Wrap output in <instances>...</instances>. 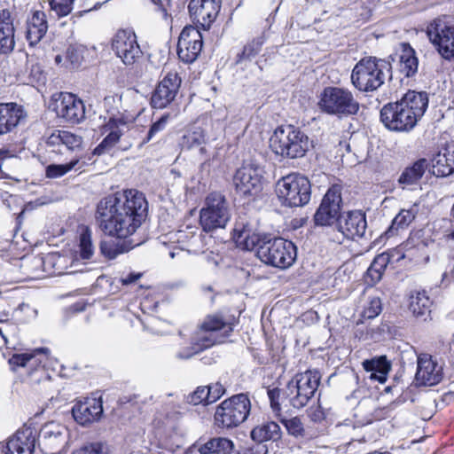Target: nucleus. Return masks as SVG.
<instances>
[{"mask_svg": "<svg viewBox=\"0 0 454 454\" xmlns=\"http://www.w3.org/2000/svg\"><path fill=\"white\" fill-rule=\"evenodd\" d=\"M141 277L140 273H129L125 277H121L120 281L122 285L127 286L135 283Z\"/></svg>", "mask_w": 454, "mask_h": 454, "instance_id": "56", "label": "nucleus"}, {"mask_svg": "<svg viewBox=\"0 0 454 454\" xmlns=\"http://www.w3.org/2000/svg\"><path fill=\"white\" fill-rule=\"evenodd\" d=\"M340 187L332 186L323 198L314 220L317 225H331L338 220L340 211Z\"/></svg>", "mask_w": 454, "mask_h": 454, "instance_id": "20", "label": "nucleus"}, {"mask_svg": "<svg viewBox=\"0 0 454 454\" xmlns=\"http://www.w3.org/2000/svg\"><path fill=\"white\" fill-rule=\"evenodd\" d=\"M74 420L82 426L97 422L103 414L101 397H86L77 401L72 408Z\"/></svg>", "mask_w": 454, "mask_h": 454, "instance_id": "21", "label": "nucleus"}, {"mask_svg": "<svg viewBox=\"0 0 454 454\" xmlns=\"http://www.w3.org/2000/svg\"><path fill=\"white\" fill-rule=\"evenodd\" d=\"M38 441V432L35 427L24 425L11 436L5 447L4 454H33Z\"/></svg>", "mask_w": 454, "mask_h": 454, "instance_id": "19", "label": "nucleus"}, {"mask_svg": "<svg viewBox=\"0 0 454 454\" xmlns=\"http://www.w3.org/2000/svg\"><path fill=\"white\" fill-rule=\"evenodd\" d=\"M74 2V0H51V11L59 18L67 16L73 10Z\"/></svg>", "mask_w": 454, "mask_h": 454, "instance_id": "46", "label": "nucleus"}, {"mask_svg": "<svg viewBox=\"0 0 454 454\" xmlns=\"http://www.w3.org/2000/svg\"><path fill=\"white\" fill-rule=\"evenodd\" d=\"M391 66L384 59L369 57L362 59L353 68L351 81L359 90L374 91L390 76Z\"/></svg>", "mask_w": 454, "mask_h": 454, "instance_id": "6", "label": "nucleus"}, {"mask_svg": "<svg viewBox=\"0 0 454 454\" xmlns=\"http://www.w3.org/2000/svg\"><path fill=\"white\" fill-rule=\"evenodd\" d=\"M188 8L193 21L207 29L216 19L221 4L220 0H192Z\"/></svg>", "mask_w": 454, "mask_h": 454, "instance_id": "23", "label": "nucleus"}, {"mask_svg": "<svg viewBox=\"0 0 454 454\" xmlns=\"http://www.w3.org/2000/svg\"><path fill=\"white\" fill-rule=\"evenodd\" d=\"M272 151L283 157H303L312 147V141L299 128L293 125L278 127L270 138Z\"/></svg>", "mask_w": 454, "mask_h": 454, "instance_id": "5", "label": "nucleus"}, {"mask_svg": "<svg viewBox=\"0 0 454 454\" xmlns=\"http://www.w3.org/2000/svg\"><path fill=\"white\" fill-rule=\"evenodd\" d=\"M416 211L414 209H403L393 220V227L403 229L407 227L415 218Z\"/></svg>", "mask_w": 454, "mask_h": 454, "instance_id": "48", "label": "nucleus"}, {"mask_svg": "<svg viewBox=\"0 0 454 454\" xmlns=\"http://www.w3.org/2000/svg\"><path fill=\"white\" fill-rule=\"evenodd\" d=\"M220 397L219 394H212L211 387H199L188 396V402L193 405L212 403Z\"/></svg>", "mask_w": 454, "mask_h": 454, "instance_id": "42", "label": "nucleus"}, {"mask_svg": "<svg viewBox=\"0 0 454 454\" xmlns=\"http://www.w3.org/2000/svg\"><path fill=\"white\" fill-rule=\"evenodd\" d=\"M214 442L212 439L201 445L199 448V451L200 454H215V449H214Z\"/></svg>", "mask_w": 454, "mask_h": 454, "instance_id": "57", "label": "nucleus"}, {"mask_svg": "<svg viewBox=\"0 0 454 454\" xmlns=\"http://www.w3.org/2000/svg\"><path fill=\"white\" fill-rule=\"evenodd\" d=\"M85 163H81L79 157H74L65 164H51L46 168L45 175L48 178H59L72 170H82Z\"/></svg>", "mask_w": 454, "mask_h": 454, "instance_id": "38", "label": "nucleus"}, {"mask_svg": "<svg viewBox=\"0 0 454 454\" xmlns=\"http://www.w3.org/2000/svg\"><path fill=\"white\" fill-rule=\"evenodd\" d=\"M450 349H454V334L451 336L450 340H449Z\"/></svg>", "mask_w": 454, "mask_h": 454, "instance_id": "62", "label": "nucleus"}, {"mask_svg": "<svg viewBox=\"0 0 454 454\" xmlns=\"http://www.w3.org/2000/svg\"><path fill=\"white\" fill-rule=\"evenodd\" d=\"M25 116L20 106L15 103L0 104V135L12 132Z\"/></svg>", "mask_w": 454, "mask_h": 454, "instance_id": "28", "label": "nucleus"}, {"mask_svg": "<svg viewBox=\"0 0 454 454\" xmlns=\"http://www.w3.org/2000/svg\"><path fill=\"white\" fill-rule=\"evenodd\" d=\"M250 400L245 394H239L221 403L215 413L218 427H234L243 423L249 415Z\"/></svg>", "mask_w": 454, "mask_h": 454, "instance_id": "10", "label": "nucleus"}, {"mask_svg": "<svg viewBox=\"0 0 454 454\" xmlns=\"http://www.w3.org/2000/svg\"><path fill=\"white\" fill-rule=\"evenodd\" d=\"M318 107L327 114L343 117L356 114L359 103L349 90L328 86L320 94Z\"/></svg>", "mask_w": 454, "mask_h": 454, "instance_id": "7", "label": "nucleus"}, {"mask_svg": "<svg viewBox=\"0 0 454 454\" xmlns=\"http://www.w3.org/2000/svg\"><path fill=\"white\" fill-rule=\"evenodd\" d=\"M277 194L279 200L289 207H301L310 200L309 180L300 174H290L277 183Z\"/></svg>", "mask_w": 454, "mask_h": 454, "instance_id": "9", "label": "nucleus"}, {"mask_svg": "<svg viewBox=\"0 0 454 454\" xmlns=\"http://www.w3.org/2000/svg\"><path fill=\"white\" fill-rule=\"evenodd\" d=\"M182 80L176 71L166 73L155 88L151 104L153 108L162 109L167 107L176 97Z\"/></svg>", "mask_w": 454, "mask_h": 454, "instance_id": "17", "label": "nucleus"}, {"mask_svg": "<svg viewBox=\"0 0 454 454\" xmlns=\"http://www.w3.org/2000/svg\"><path fill=\"white\" fill-rule=\"evenodd\" d=\"M237 193L242 196H255L262 189V170L253 163L243 164L233 176Z\"/></svg>", "mask_w": 454, "mask_h": 454, "instance_id": "14", "label": "nucleus"}, {"mask_svg": "<svg viewBox=\"0 0 454 454\" xmlns=\"http://www.w3.org/2000/svg\"><path fill=\"white\" fill-rule=\"evenodd\" d=\"M112 49L122 63L131 66L143 58V51L137 43L136 34L129 29H121L112 39Z\"/></svg>", "mask_w": 454, "mask_h": 454, "instance_id": "12", "label": "nucleus"}, {"mask_svg": "<svg viewBox=\"0 0 454 454\" xmlns=\"http://www.w3.org/2000/svg\"><path fill=\"white\" fill-rule=\"evenodd\" d=\"M202 46L203 40L200 30L193 26H186L178 38V58L184 63H192L199 57Z\"/></svg>", "mask_w": 454, "mask_h": 454, "instance_id": "18", "label": "nucleus"}, {"mask_svg": "<svg viewBox=\"0 0 454 454\" xmlns=\"http://www.w3.org/2000/svg\"><path fill=\"white\" fill-rule=\"evenodd\" d=\"M288 434L294 437H303L305 429L301 419L298 417L281 419Z\"/></svg>", "mask_w": 454, "mask_h": 454, "instance_id": "45", "label": "nucleus"}, {"mask_svg": "<svg viewBox=\"0 0 454 454\" xmlns=\"http://www.w3.org/2000/svg\"><path fill=\"white\" fill-rule=\"evenodd\" d=\"M389 262L390 256L387 253H382L374 258L367 270V276L371 278L372 282L377 283L381 279Z\"/></svg>", "mask_w": 454, "mask_h": 454, "instance_id": "40", "label": "nucleus"}, {"mask_svg": "<svg viewBox=\"0 0 454 454\" xmlns=\"http://www.w3.org/2000/svg\"><path fill=\"white\" fill-rule=\"evenodd\" d=\"M367 222L362 211H351L339 222L340 231L348 239L362 238L366 231Z\"/></svg>", "mask_w": 454, "mask_h": 454, "instance_id": "27", "label": "nucleus"}, {"mask_svg": "<svg viewBox=\"0 0 454 454\" xmlns=\"http://www.w3.org/2000/svg\"><path fill=\"white\" fill-rule=\"evenodd\" d=\"M125 128L126 122L121 119L110 117L100 128L101 134L106 135V137L94 149L93 154L101 155L109 152L120 140Z\"/></svg>", "mask_w": 454, "mask_h": 454, "instance_id": "24", "label": "nucleus"}, {"mask_svg": "<svg viewBox=\"0 0 454 454\" xmlns=\"http://www.w3.org/2000/svg\"><path fill=\"white\" fill-rule=\"evenodd\" d=\"M67 428L54 421L44 424L38 433V442L42 450L47 454L60 453L67 442Z\"/></svg>", "mask_w": 454, "mask_h": 454, "instance_id": "15", "label": "nucleus"}, {"mask_svg": "<svg viewBox=\"0 0 454 454\" xmlns=\"http://www.w3.org/2000/svg\"><path fill=\"white\" fill-rule=\"evenodd\" d=\"M309 417L314 422H321L325 419V412L319 406L310 408L309 411Z\"/></svg>", "mask_w": 454, "mask_h": 454, "instance_id": "55", "label": "nucleus"}, {"mask_svg": "<svg viewBox=\"0 0 454 454\" xmlns=\"http://www.w3.org/2000/svg\"><path fill=\"white\" fill-rule=\"evenodd\" d=\"M25 308H27V309H28V305L22 303V304H20V305L19 306L18 309H19V310H23Z\"/></svg>", "mask_w": 454, "mask_h": 454, "instance_id": "64", "label": "nucleus"}, {"mask_svg": "<svg viewBox=\"0 0 454 454\" xmlns=\"http://www.w3.org/2000/svg\"><path fill=\"white\" fill-rule=\"evenodd\" d=\"M55 63H56L57 65H64V66H66L67 67H68L67 62V60L65 59V56L57 55V56L55 57Z\"/></svg>", "mask_w": 454, "mask_h": 454, "instance_id": "59", "label": "nucleus"}, {"mask_svg": "<svg viewBox=\"0 0 454 454\" xmlns=\"http://www.w3.org/2000/svg\"><path fill=\"white\" fill-rule=\"evenodd\" d=\"M258 51H259V44L258 43H248L244 47L241 54L239 55V60L250 59L251 57H254V55H256Z\"/></svg>", "mask_w": 454, "mask_h": 454, "instance_id": "54", "label": "nucleus"}, {"mask_svg": "<svg viewBox=\"0 0 454 454\" xmlns=\"http://www.w3.org/2000/svg\"><path fill=\"white\" fill-rule=\"evenodd\" d=\"M281 429L278 424L273 421L262 423L255 427L251 436L254 441L262 443L266 441H278L281 438ZM268 452L265 445L257 444L254 448L249 449L245 454H266Z\"/></svg>", "mask_w": 454, "mask_h": 454, "instance_id": "25", "label": "nucleus"}, {"mask_svg": "<svg viewBox=\"0 0 454 454\" xmlns=\"http://www.w3.org/2000/svg\"><path fill=\"white\" fill-rule=\"evenodd\" d=\"M47 144L49 145H64L69 150H75L82 146V138L69 131L59 130L50 136Z\"/></svg>", "mask_w": 454, "mask_h": 454, "instance_id": "37", "label": "nucleus"}, {"mask_svg": "<svg viewBox=\"0 0 454 454\" xmlns=\"http://www.w3.org/2000/svg\"><path fill=\"white\" fill-rule=\"evenodd\" d=\"M427 167L428 164L427 160L419 159L411 166H409L403 169L398 178V184L403 189L411 185L418 184Z\"/></svg>", "mask_w": 454, "mask_h": 454, "instance_id": "32", "label": "nucleus"}, {"mask_svg": "<svg viewBox=\"0 0 454 454\" xmlns=\"http://www.w3.org/2000/svg\"><path fill=\"white\" fill-rule=\"evenodd\" d=\"M15 28L13 19L9 10L0 11V54L12 52L15 46Z\"/></svg>", "mask_w": 454, "mask_h": 454, "instance_id": "29", "label": "nucleus"}, {"mask_svg": "<svg viewBox=\"0 0 454 454\" xmlns=\"http://www.w3.org/2000/svg\"><path fill=\"white\" fill-rule=\"evenodd\" d=\"M0 336L4 339L5 343L8 342V336H9L8 331H3V329L0 328Z\"/></svg>", "mask_w": 454, "mask_h": 454, "instance_id": "61", "label": "nucleus"}, {"mask_svg": "<svg viewBox=\"0 0 454 454\" xmlns=\"http://www.w3.org/2000/svg\"><path fill=\"white\" fill-rule=\"evenodd\" d=\"M206 134L201 128H194L183 137V145L187 149H199L200 154L207 153Z\"/></svg>", "mask_w": 454, "mask_h": 454, "instance_id": "39", "label": "nucleus"}, {"mask_svg": "<svg viewBox=\"0 0 454 454\" xmlns=\"http://www.w3.org/2000/svg\"><path fill=\"white\" fill-rule=\"evenodd\" d=\"M223 341L220 335L210 333L201 326L193 338L192 345L184 350L178 351L176 356L180 359H189L195 354Z\"/></svg>", "mask_w": 454, "mask_h": 454, "instance_id": "26", "label": "nucleus"}, {"mask_svg": "<svg viewBox=\"0 0 454 454\" xmlns=\"http://www.w3.org/2000/svg\"><path fill=\"white\" fill-rule=\"evenodd\" d=\"M367 454H391V453L388 451H374V452H371V453H367Z\"/></svg>", "mask_w": 454, "mask_h": 454, "instance_id": "63", "label": "nucleus"}, {"mask_svg": "<svg viewBox=\"0 0 454 454\" xmlns=\"http://www.w3.org/2000/svg\"><path fill=\"white\" fill-rule=\"evenodd\" d=\"M12 370L24 376V381L32 387L47 384L51 376L47 369L48 349L38 348L31 353L14 354L9 360Z\"/></svg>", "mask_w": 454, "mask_h": 454, "instance_id": "4", "label": "nucleus"}, {"mask_svg": "<svg viewBox=\"0 0 454 454\" xmlns=\"http://www.w3.org/2000/svg\"><path fill=\"white\" fill-rule=\"evenodd\" d=\"M137 245V244H136V246ZM134 247L135 245L127 246L124 242L120 241H102L100 244V251L105 257L112 260L116 258L119 254L128 252Z\"/></svg>", "mask_w": 454, "mask_h": 454, "instance_id": "41", "label": "nucleus"}, {"mask_svg": "<svg viewBox=\"0 0 454 454\" xmlns=\"http://www.w3.org/2000/svg\"><path fill=\"white\" fill-rule=\"evenodd\" d=\"M53 110L57 116L66 122L76 124L85 117L83 102L71 93H60L54 98Z\"/></svg>", "mask_w": 454, "mask_h": 454, "instance_id": "16", "label": "nucleus"}, {"mask_svg": "<svg viewBox=\"0 0 454 454\" xmlns=\"http://www.w3.org/2000/svg\"><path fill=\"white\" fill-rule=\"evenodd\" d=\"M147 201L137 190L102 199L96 211L97 223L106 235L126 239L136 232L146 216Z\"/></svg>", "mask_w": 454, "mask_h": 454, "instance_id": "1", "label": "nucleus"}, {"mask_svg": "<svg viewBox=\"0 0 454 454\" xmlns=\"http://www.w3.org/2000/svg\"><path fill=\"white\" fill-rule=\"evenodd\" d=\"M231 213L225 197L219 192L209 193L200 211V223L204 231L225 228Z\"/></svg>", "mask_w": 454, "mask_h": 454, "instance_id": "8", "label": "nucleus"}, {"mask_svg": "<svg viewBox=\"0 0 454 454\" xmlns=\"http://www.w3.org/2000/svg\"><path fill=\"white\" fill-rule=\"evenodd\" d=\"M169 118V114H163L158 121H156L153 125L151 126L145 138L143 140L141 145L148 143L154 139L157 135L160 132H162L168 124Z\"/></svg>", "mask_w": 454, "mask_h": 454, "instance_id": "47", "label": "nucleus"}, {"mask_svg": "<svg viewBox=\"0 0 454 454\" xmlns=\"http://www.w3.org/2000/svg\"><path fill=\"white\" fill-rule=\"evenodd\" d=\"M382 309L381 301L377 296H369L364 304L361 316L364 318L372 319L376 317Z\"/></svg>", "mask_w": 454, "mask_h": 454, "instance_id": "44", "label": "nucleus"}, {"mask_svg": "<svg viewBox=\"0 0 454 454\" xmlns=\"http://www.w3.org/2000/svg\"><path fill=\"white\" fill-rule=\"evenodd\" d=\"M428 106L426 92L409 90L400 100L385 105L380 110V121L392 131L409 132L424 115Z\"/></svg>", "mask_w": 454, "mask_h": 454, "instance_id": "3", "label": "nucleus"}, {"mask_svg": "<svg viewBox=\"0 0 454 454\" xmlns=\"http://www.w3.org/2000/svg\"><path fill=\"white\" fill-rule=\"evenodd\" d=\"M427 34L445 59H454V25L436 19L428 25Z\"/></svg>", "mask_w": 454, "mask_h": 454, "instance_id": "13", "label": "nucleus"}, {"mask_svg": "<svg viewBox=\"0 0 454 454\" xmlns=\"http://www.w3.org/2000/svg\"><path fill=\"white\" fill-rule=\"evenodd\" d=\"M432 301L426 291H415L410 295L409 309L416 317L427 319L430 314Z\"/></svg>", "mask_w": 454, "mask_h": 454, "instance_id": "34", "label": "nucleus"}, {"mask_svg": "<svg viewBox=\"0 0 454 454\" xmlns=\"http://www.w3.org/2000/svg\"><path fill=\"white\" fill-rule=\"evenodd\" d=\"M201 326L210 333L220 335L222 340L226 338L230 333L232 332V325L225 321L223 317L218 314L207 316Z\"/></svg>", "mask_w": 454, "mask_h": 454, "instance_id": "36", "label": "nucleus"}, {"mask_svg": "<svg viewBox=\"0 0 454 454\" xmlns=\"http://www.w3.org/2000/svg\"><path fill=\"white\" fill-rule=\"evenodd\" d=\"M194 228L192 227H187V230H191L189 231L180 230L178 231V240H184L187 239L188 242L191 243V246L195 249L197 247V244L200 241L201 235H196L195 231H193Z\"/></svg>", "mask_w": 454, "mask_h": 454, "instance_id": "52", "label": "nucleus"}, {"mask_svg": "<svg viewBox=\"0 0 454 454\" xmlns=\"http://www.w3.org/2000/svg\"><path fill=\"white\" fill-rule=\"evenodd\" d=\"M454 172V149L445 148L432 159V173L447 176Z\"/></svg>", "mask_w": 454, "mask_h": 454, "instance_id": "31", "label": "nucleus"}, {"mask_svg": "<svg viewBox=\"0 0 454 454\" xmlns=\"http://www.w3.org/2000/svg\"><path fill=\"white\" fill-rule=\"evenodd\" d=\"M442 379V368L428 354H420L417 361V386H434Z\"/></svg>", "mask_w": 454, "mask_h": 454, "instance_id": "22", "label": "nucleus"}, {"mask_svg": "<svg viewBox=\"0 0 454 454\" xmlns=\"http://www.w3.org/2000/svg\"><path fill=\"white\" fill-rule=\"evenodd\" d=\"M268 397L270 399L272 410L276 412H279L281 410L280 403L278 402L280 397V390L278 388L269 389Z\"/></svg>", "mask_w": 454, "mask_h": 454, "instance_id": "53", "label": "nucleus"}, {"mask_svg": "<svg viewBox=\"0 0 454 454\" xmlns=\"http://www.w3.org/2000/svg\"><path fill=\"white\" fill-rule=\"evenodd\" d=\"M400 71L406 77L412 76L418 71V59L415 51L407 43H402L398 49Z\"/></svg>", "mask_w": 454, "mask_h": 454, "instance_id": "33", "label": "nucleus"}, {"mask_svg": "<svg viewBox=\"0 0 454 454\" xmlns=\"http://www.w3.org/2000/svg\"><path fill=\"white\" fill-rule=\"evenodd\" d=\"M215 454H239L233 450V442L227 438H213Z\"/></svg>", "mask_w": 454, "mask_h": 454, "instance_id": "49", "label": "nucleus"}, {"mask_svg": "<svg viewBox=\"0 0 454 454\" xmlns=\"http://www.w3.org/2000/svg\"><path fill=\"white\" fill-rule=\"evenodd\" d=\"M363 367L365 371L371 372L370 378L381 383L387 380V374L390 370V364L385 356H380L363 362Z\"/></svg>", "mask_w": 454, "mask_h": 454, "instance_id": "35", "label": "nucleus"}, {"mask_svg": "<svg viewBox=\"0 0 454 454\" xmlns=\"http://www.w3.org/2000/svg\"><path fill=\"white\" fill-rule=\"evenodd\" d=\"M91 230L89 227H83L79 238L80 255L84 260L90 259L94 254V246L91 239Z\"/></svg>", "mask_w": 454, "mask_h": 454, "instance_id": "43", "label": "nucleus"}, {"mask_svg": "<svg viewBox=\"0 0 454 454\" xmlns=\"http://www.w3.org/2000/svg\"><path fill=\"white\" fill-rule=\"evenodd\" d=\"M65 59L67 62L68 67H78L82 60L81 51L75 47H69L65 55Z\"/></svg>", "mask_w": 454, "mask_h": 454, "instance_id": "50", "label": "nucleus"}, {"mask_svg": "<svg viewBox=\"0 0 454 454\" xmlns=\"http://www.w3.org/2000/svg\"><path fill=\"white\" fill-rule=\"evenodd\" d=\"M64 259H65L64 257L57 256V255H54V254L49 255L47 257V261H49V262H55L56 261V262H59V263H61L62 261H64Z\"/></svg>", "mask_w": 454, "mask_h": 454, "instance_id": "60", "label": "nucleus"}, {"mask_svg": "<svg viewBox=\"0 0 454 454\" xmlns=\"http://www.w3.org/2000/svg\"><path fill=\"white\" fill-rule=\"evenodd\" d=\"M100 5H101V4L98 3L92 8H90L89 10H85V11H82V12H78L74 13L71 19H74L75 17H82L84 13H87L92 10H98L100 7Z\"/></svg>", "mask_w": 454, "mask_h": 454, "instance_id": "58", "label": "nucleus"}, {"mask_svg": "<svg viewBox=\"0 0 454 454\" xmlns=\"http://www.w3.org/2000/svg\"><path fill=\"white\" fill-rule=\"evenodd\" d=\"M238 247L246 250L257 248V257L265 264L286 269L296 259V247L282 238L267 239L260 236L250 224L238 223L234 229Z\"/></svg>", "mask_w": 454, "mask_h": 454, "instance_id": "2", "label": "nucleus"}, {"mask_svg": "<svg viewBox=\"0 0 454 454\" xmlns=\"http://www.w3.org/2000/svg\"><path fill=\"white\" fill-rule=\"evenodd\" d=\"M73 454H108L102 443L93 442L88 443L75 450Z\"/></svg>", "mask_w": 454, "mask_h": 454, "instance_id": "51", "label": "nucleus"}, {"mask_svg": "<svg viewBox=\"0 0 454 454\" xmlns=\"http://www.w3.org/2000/svg\"><path fill=\"white\" fill-rule=\"evenodd\" d=\"M320 381V376L317 371H306L298 373L287 384L286 395L290 404L296 409L304 407L313 397Z\"/></svg>", "mask_w": 454, "mask_h": 454, "instance_id": "11", "label": "nucleus"}, {"mask_svg": "<svg viewBox=\"0 0 454 454\" xmlns=\"http://www.w3.org/2000/svg\"><path fill=\"white\" fill-rule=\"evenodd\" d=\"M48 29L46 15L43 12L35 11L27 20L26 37L29 45L37 44L44 36Z\"/></svg>", "mask_w": 454, "mask_h": 454, "instance_id": "30", "label": "nucleus"}]
</instances>
